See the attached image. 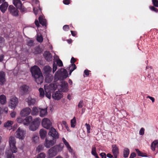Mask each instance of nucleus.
Returning a JSON list of instances; mask_svg holds the SVG:
<instances>
[{"label": "nucleus", "mask_w": 158, "mask_h": 158, "mask_svg": "<svg viewBox=\"0 0 158 158\" xmlns=\"http://www.w3.org/2000/svg\"><path fill=\"white\" fill-rule=\"evenodd\" d=\"M48 114L47 107H46L44 109L40 108V116L41 117H44Z\"/></svg>", "instance_id": "obj_22"}, {"label": "nucleus", "mask_w": 158, "mask_h": 158, "mask_svg": "<svg viewBox=\"0 0 158 158\" xmlns=\"http://www.w3.org/2000/svg\"><path fill=\"white\" fill-rule=\"evenodd\" d=\"M39 91L40 93V96L41 97H43L45 95V93L43 89L42 88H40L39 89Z\"/></svg>", "instance_id": "obj_42"}, {"label": "nucleus", "mask_w": 158, "mask_h": 158, "mask_svg": "<svg viewBox=\"0 0 158 158\" xmlns=\"http://www.w3.org/2000/svg\"><path fill=\"white\" fill-rule=\"evenodd\" d=\"M19 90L21 95H24L27 94L29 92V87L27 85L23 84L19 87Z\"/></svg>", "instance_id": "obj_8"}, {"label": "nucleus", "mask_w": 158, "mask_h": 158, "mask_svg": "<svg viewBox=\"0 0 158 158\" xmlns=\"http://www.w3.org/2000/svg\"><path fill=\"white\" fill-rule=\"evenodd\" d=\"M85 126L87 129V132L88 133H89L90 132L91 128L90 125L89 124L86 123L85 124Z\"/></svg>", "instance_id": "obj_46"}, {"label": "nucleus", "mask_w": 158, "mask_h": 158, "mask_svg": "<svg viewBox=\"0 0 158 158\" xmlns=\"http://www.w3.org/2000/svg\"><path fill=\"white\" fill-rule=\"evenodd\" d=\"M44 147L42 145H39L36 148V151L38 152H40L43 149Z\"/></svg>", "instance_id": "obj_48"}, {"label": "nucleus", "mask_w": 158, "mask_h": 158, "mask_svg": "<svg viewBox=\"0 0 158 158\" xmlns=\"http://www.w3.org/2000/svg\"><path fill=\"white\" fill-rule=\"evenodd\" d=\"M48 135L49 136H52L54 139H57L59 138L58 132L52 127H51Z\"/></svg>", "instance_id": "obj_12"}, {"label": "nucleus", "mask_w": 158, "mask_h": 158, "mask_svg": "<svg viewBox=\"0 0 158 158\" xmlns=\"http://www.w3.org/2000/svg\"><path fill=\"white\" fill-rule=\"evenodd\" d=\"M152 3L154 6L156 7H158V1L156 0H152Z\"/></svg>", "instance_id": "obj_51"}, {"label": "nucleus", "mask_w": 158, "mask_h": 158, "mask_svg": "<svg viewBox=\"0 0 158 158\" xmlns=\"http://www.w3.org/2000/svg\"><path fill=\"white\" fill-rule=\"evenodd\" d=\"M83 101H81L80 102L78 106V107L81 108L83 106Z\"/></svg>", "instance_id": "obj_56"}, {"label": "nucleus", "mask_w": 158, "mask_h": 158, "mask_svg": "<svg viewBox=\"0 0 158 158\" xmlns=\"http://www.w3.org/2000/svg\"><path fill=\"white\" fill-rule=\"evenodd\" d=\"M136 156V154L134 152H133L131 154L129 158H134Z\"/></svg>", "instance_id": "obj_57"}, {"label": "nucleus", "mask_w": 158, "mask_h": 158, "mask_svg": "<svg viewBox=\"0 0 158 158\" xmlns=\"http://www.w3.org/2000/svg\"><path fill=\"white\" fill-rule=\"evenodd\" d=\"M31 72L38 84H40L43 82V77L40 69L37 66L35 65L31 67Z\"/></svg>", "instance_id": "obj_2"}, {"label": "nucleus", "mask_w": 158, "mask_h": 158, "mask_svg": "<svg viewBox=\"0 0 158 158\" xmlns=\"http://www.w3.org/2000/svg\"><path fill=\"white\" fill-rule=\"evenodd\" d=\"M63 29L64 31H68L69 29V27L68 25H65L63 27Z\"/></svg>", "instance_id": "obj_54"}, {"label": "nucleus", "mask_w": 158, "mask_h": 158, "mask_svg": "<svg viewBox=\"0 0 158 158\" xmlns=\"http://www.w3.org/2000/svg\"><path fill=\"white\" fill-rule=\"evenodd\" d=\"M5 74L3 72H0V82L2 84L3 83L6 81Z\"/></svg>", "instance_id": "obj_31"}, {"label": "nucleus", "mask_w": 158, "mask_h": 158, "mask_svg": "<svg viewBox=\"0 0 158 158\" xmlns=\"http://www.w3.org/2000/svg\"><path fill=\"white\" fill-rule=\"evenodd\" d=\"M84 73L86 76H88L89 75V71L87 69H86L84 71Z\"/></svg>", "instance_id": "obj_62"}, {"label": "nucleus", "mask_w": 158, "mask_h": 158, "mask_svg": "<svg viewBox=\"0 0 158 158\" xmlns=\"http://www.w3.org/2000/svg\"><path fill=\"white\" fill-rule=\"evenodd\" d=\"M130 153V150L129 149L127 148H125L124 149L123 151V156L124 158L128 157Z\"/></svg>", "instance_id": "obj_34"}, {"label": "nucleus", "mask_w": 158, "mask_h": 158, "mask_svg": "<svg viewBox=\"0 0 158 158\" xmlns=\"http://www.w3.org/2000/svg\"><path fill=\"white\" fill-rule=\"evenodd\" d=\"M37 35L36 40L38 42L40 43H41L43 41V37L42 36L40 32H39L38 31H37Z\"/></svg>", "instance_id": "obj_35"}, {"label": "nucleus", "mask_w": 158, "mask_h": 158, "mask_svg": "<svg viewBox=\"0 0 158 158\" xmlns=\"http://www.w3.org/2000/svg\"><path fill=\"white\" fill-rule=\"evenodd\" d=\"M8 6V4L6 2L2 4L0 6V9L1 11L3 13H4L7 10Z\"/></svg>", "instance_id": "obj_24"}, {"label": "nucleus", "mask_w": 158, "mask_h": 158, "mask_svg": "<svg viewBox=\"0 0 158 158\" xmlns=\"http://www.w3.org/2000/svg\"><path fill=\"white\" fill-rule=\"evenodd\" d=\"M26 102L29 106L33 105L36 103V100L34 98H32L31 96H29L25 99Z\"/></svg>", "instance_id": "obj_18"}, {"label": "nucleus", "mask_w": 158, "mask_h": 158, "mask_svg": "<svg viewBox=\"0 0 158 158\" xmlns=\"http://www.w3.org/2000/svg\"><path fill=\"white\" fill-rule=\"evenodd\" d=\"M150 9L152 11H154L156 12H157L158 11L157 9L154 7L153 6H150L149 7Z\"/></svg>", "instance_id": "obj_53"}, {"label": "nucleus", "mask_w": 158, "mask_h": 158, "mask_svg": "<svg viewBox=\"0 0 158 158\" xmlns=\"http://www.w3.org/2000/svg\"><path fill=\"white\" fill-rule=\"evenodd\" d=\"M16 121L19 123H23V119L22 117H18L16 119Z\"/></svg>", "instance_id": "obj_45"}, {"label": "nucleus", "mask_w": 158, "mask_h": 158, "mask_svg": "<svg viewBox=\"0 0 158 158\" xmlns=\"http://www.w3.org/2000/svg\"><path fill=\"white\" fill-rule=\"evenodd\" d=\"M135 151L137 153L138 155L139 156L141 157H147V156L145 154L141 152L138 149H135Z\"/></svg>", "instance_id": "obj_40"}, {"label": "nucleus", "mask_w": 158, "mask_h": 158, "mask_svg": "<svg viewBox=\"0 0 158 158\" xmlns=\"http://www.w3.org/2000/svg\"><path fill=\"white\" fill-rule=\"evenodd\" d=\"M16 112L14 111H12L10 114V116L12 118H15L16 116Z\"/></svg>", "instance_id": "obj_50"}, {"label": "nucleus", "mask_w": 158, "mask_h": 158, "mask_svg": "<svg viewBox=\"0 0 158 158\" xmlns=\"http://www.w3.org/2000/svg\"><path fill=\"white\" fill-rule=\"evenodd\" d=\"M91 153L96 158H98V157L96 152V148L95 147H93L92 148Z\"/></svg>", "instance_id": "obj_41"}, {"label": "nucleus", "mask_w": 158, "mask_h": 158, "mask_svg": "<svg viewBox=\"0 0 158 158\" xmlns=\"http://www.w3.org/2000/svg\"><path fill=\"white\" fill-rule=\"evenodd\" d=\"M147 98H149L151 99L152 102H154L155 101V99L154 98L151 97V96H148L147 97Z\"/></svg>", "instance_id": "obj_63"}, {"label": "nucleus", "mask_w": 158, "mask_h": 158, "mask_svg": "<svg viewBox=\"0 0 158 158\" xmlns=\"http://www.w3.org/2000/svg\"><path fill=\"white\" fill-rule=\"evenodd\" d=\"M41 119L39 118L35 119L31 125L29 126V129L31 131H34L39 127L40 124Z\"/></svg>", "instance_id": "obj_6"}, {"label": "nucleus", "mask_w": 158, "mask_h": 158, "mask_svg": "<svg viewBox=\"0 0 158 158\" xmlns=\"http://www.w3.org/2000/svg\"><path fill=\"white\" fill-rule=\"evenodd\" d=\"M76 68V65L74 64H72L69 68V70L73 69V71Z\"/></svg>", "instance_id": "obj_47"}, {"label": "nucleus", "mask_w": 158, "mask_h": 158, "mask_svg": "<svg viewBox=\"0 0 158 158\" xmlns=\"http://www.w3.org/2000/svg\"><path fill=\"white\" fill-rule=\"evenodd\" d=\"M151 149L153 151L155 150L156 148L158 147V140L154 141L151 145Z\"/></svg>", "instance_id": "obj_27"}, {"label": "nucleus", "mask_w": 158, "mask_h": 158, "mask_svg": "<svg viewBox=\"0 0 158 158\" xmlns=\"http://www.w3.org/2000/svg\"><path fill=\"white\" fill-rule=\"evenodd\" d=\"M144 129L143 128H141V129L140 130L139 133V134L141 135H143L144 134Z\"/></svg>", "instance_id": "obj_55"}, {"label": "nucleus", "mask_w": 158, "mask_h": 158, "mask_svg": "<svg viewBox=\"0 0 158 158\" xmlns=\"http://www.w3.org/2000/svg\"><path fill=\"white\" fill-rule=\"evenodd\" d=\"M31 140L34 144H36L38 143L39 141V137L37 134H34L31 138Z\"/></svg>", "instance_id": "obj_25"}, {"label": "nucleus", "mask_w": 158, "mask_h": 158, "mask_svg": "<svg viewBox=\"0 0 158 158\" xmlns=\"http://www.w3.org/2000/svg\"><path fill=\"white\" fill-rule=\"evenodd\" d=\"M55 148L53 146L48 150V157H53L56 156L58 153Z\"/></svg>", "instance_id": "obj_14"}, {"label": "nucleus", "mask_w": 158, "mask_h": 158, "mask_svg": "<svg viewBox=\"0 0 158 158\" xmlns=\"http://www.w3.org/2000/svg\"><path fill=\"white\" fill-rule=\"evenodd\" d=\"M26 131L19 128L16 131V137L20 139H23L26 135Z\"/></svg>", "instance_id": "obj_10"}, {"label": "nucleus", "mask_w": 158, "mask_h": 158, "mask_svg": "<svg viewBox=\"0 0 158 158\" xmlns=\"http://www.w3.org/2000/svg\"><path fill=\"white\" fill-rule=\"evenodd\" d=\"M63 95L60 91H58L55 92L52 95V98L55 100H58L62 98Z\"/></svg>", "instance_id": "obj_17"}, {"label": "nucleus", "mask_w": 158, "mask_h": 158, "mask_svg": "<svg viewBox=\"0 0 158 158\" xmlns=\"http://www.w3.org/2000/svg\"><path fill=\"white\" fill-rule=\"evenodd\" d=\"M62 140L67 150L70 153H72L73 151V149L69 144V143L64 138H62Z\"/></svg>", "instance_id": "obj_21"}, {"label": "nucleus", "mask_w": 158, "mask_h": 158, "mask_svg": "<svg viewBox=\"0 0 158 158\" xmlns=\"http://www.w3.org/2000/svg\"><path fill=\"white\" fill-rule=\"evenodd\" d=\"M13 123V121L10 120H8L5 123L4 127H10L11 126Z\"/></svg>", "instance_id": "obj_37"}, {"label": "nucleus", "mask_w": 158, "mask_h": 158, "mask_svg": "<svg viewBox=\"0 0 158 158\" xmlns=\"http://www.w3.org/2000/svg\"><path fill=\"white\" fill-rule=\"evenodd\" d=\"M44 56L46 60L48 61L52 60V56L49 52H45L44 54Z\"/></svg>", "instance_id": "obj_23"}, {"label": "nucleus", "mask_w": 158, "mask_h": 158, "mask_svg": "<svg viewBox=\"0 0 158 158\" xmlns=\"http://www.w3.org/2000/svg\"><path fill=\"white\" fill-rule=\"evenodd\" d=\"M39 21L40 24L43 26H46V21L45 19L43 16H40L39 18Z\"/></svg>", "instance_id": "obj_33"}, {"label": "nucleus", "mask_w": 158, "mask_h": 158, "mask_svg": "<svg viewBox=\"0 0 158 158\" xmlns=\"http://www.w3.org/2000/svg\"><path fill=\"white\" fill-rule=\"evenodd\" d=\"M19 103V99L15 96H11L8 102V106L11 109L14 110Z\"/></svg>", "instance_id": "obj_4"}, {"label": "nucleus", "mask_w": 158, "mask_h": 158, "mask_svg": "<svg viewBox=\"0 0 158 158\" xmlns=\"http://www.w3.org/2000/svg\"><path fill=\"white\" fill-rule=\"evenodd\" d=\"M40 108L36 106H34L31 111V114L33 115H38L40 112Z\"/></svg>", "instance_id": "obj_26"}, {"label": "nucleus", "mask_w": 158, "mask_h": 158, "mask_svg": "<svg viewBox=\"0 0 158 158\" xmlns=\"http://www.w3.org/2000/svg\"><path fill=\"white\" fill-rule=\"evenodd\" d=\"M9 145L10 150L12 153H16L17 151V149L15 146L16 143L15 139V137L10 136L9 139Z\"/></svg>", "instance_id": "obj_5"}, {"label": "nucleus", "mask_w": 158, "mask_h": 158, "mask_svg": "<svg viewBox=\"0 0 158 158\" xmlns=\"http://www.w3.org/2000/svg\"><path fill=\"white\" fill-rule=\"evenodd\" d=\"M4 46V39L2 37H0V48Z\"/></svg>", "instance_id": "obj_44"}, {"label": "nucleus", "mask_w": 158, "mask_h": 158, "mask_svg": "<svg viewBox=\"0 0 158 158\" xmlns=\"http://www.w3.org/2000/svg\"><path fill=\"white\" fill-rule=\"evenodd\" d=\"M44 88L45 92V96L49 99L51 98V93L57 89H60L61 91L64 92H67L69 90L68 84L64 81H61L60 85L55 82L51 84H45Z\"/></svg>", "instance_id": "obj_1"}, {"label": "nucleus", "mask_w": 158, "mask_h": 158, "mask_svg": "<svg viewBox=\"0 0 158 158\" xmlns=\"http://www.w3.org/2000/svg\"><path fill=\"white\" fill-rule=\"evenodd\" d=\"M56 143V141L53 139L52 140H49L48 139L46 138L44 142V145L47 148H49L53 146Z\"/></svg>", "instance_id": "obj_15"}, {"label": "nucleus", "mask_w": 158, "mask_h": 158, "mask_svg": "<svg viewBox=\"0 0 158 158\" xmlns=\"http://www.w3.org/2000/svg\"><path fill=\"white\" fill-rule=\"evenodd\" d=\"M57 153L62 151L64 148V146L63 143H60L59 145L54 146Z\"/></svg>", "instance_id": "obj_29"}, {"label": "nucleus", "mask_w": 158, "mask_h": 158, "mask_svg": "<svg viewBox=\"0 0 158 158\" xmlns=\"http://www.w3.org/2000/svg\"><path fill=\"white\" fill-rule=\"evenodd\" d=\"M57 69V66L55 64V63H53V72H55Z\"/></svg>", "instance_id": "obj_52"}, {"label": "nucleus", "mask_w": 158, "mask_h": 158, "mask_svg": "<svg viewBox=\"0 0 158 158\" xmlns=\"http://www.w3.org/2000/svg\"><path fill=\"white\" fill-rule=\"evenodd\" d=\"M14 153H12L10 150H7L6 152V158H14Z\"/></svg>", "instance_id": "obj_30"}, {"label": "nucleus", "mask_w": 158, "mask_h": 158, "mask_svg": "<svg viewBox=\"0 0 158 158\" xmlns=\"http://www.w3.org/2000/svg\"><path fill=\"white\" fill-rule=\"evenodd\" d=\"M112 147V152L114 156H117L119 154V149L115 145H113Z\"/></svg>", "instance_id": "obj_20"}, {"label": "nucleus", "mask_w": 158, "mask_h": 158, "mask_svg": "<svg viewBox=\"0 0 158 158\" xmlns=\"http://www.w3.org/2000/svg\"><path fill=\"white\" fill-rule=\"evenodd\" d=\"M63 2L64 4L68 5L70 3V1L69 0H64Z\"/></svg>", "instance_id": "obj_58"}, {"label": "nucleus", "mask_w": 158, "mask_h": 158, "mask_svg": "<svg viewBox=\"0 0 158 158\" xmlns=\"http://www.w3.org/2000/svg\"><path fill=\"white\" fill-rule=\"evenodd\" d=\"M72 35L73 36H75L77 35V33L75 31H71Z\"/></svg>", "instance_id": "obj_61"}, {"label": "nucleus", "mask_w": 158, "mask_h": 158, "mask_svg": "<svg viewBox=\"0 0 158 158\" xmlns=\"http://www.w3.org/2000/svg\"><path fill=\"white\" fill-rule=\"evenodd\" d=\"M6 103V96L4 94L0 95V103L2 105H4Z\"/></svg>", "instance_id": "obj_28"}, {"label": "nucleus", "mask_w": 158, "mask_h": 158, "mask_svg": "<svg viewBox=\"0 0 158 158\" xmlns=\"http://www.w3.org/2000/svg\"><path fill=\"white\" fill-rule=\"evenodd\" d=\"M35 2L36 4V8L35 6V5H33V11L35 14V15H37L38 13L41 12V10L39 8V4L38 1L35 0L33 1V3Z\"/></svg>", "instance_id": "obj_16"}, {"label": "nucleus", "mask_w": 158, "mask_h": 158, "mask_svg": "<svg viewBox=\"0 0 158 158\" xmlns=\"http://www.w3.org/2000/svg\"><path fill=\"white\" fill-rule=\"evenodd\" d=\"M31 113V109L29 107H26L21 110L20 114L22 117H25L29 115Z\"/></svg>", "instance_id": "obj_13"}, {"label": "nucleus", "mask_w": 158, "mask_h": 158, "mask_svg": "<svg viewBox=\"0 0 158 158\" xmlns=\"http://www.w3.org/2000/svg\"><path fill=\"white\" fill-rule=\"evenodd\" d=\"M32 119V117L31 116H27L23 119V124L25 126H28L31 121Z\"/></svg>", "instance_id": "obj_19"}, {"label": "nucleus", "mask_w": 158, "mask_h": 158, "mask_svg": "<svg viewBox=\"0 0 158 158\" xmlns=\"http://www.w3.org/2000/svg\"><path fill=\"white\" fill-rule=\"evenodd\" d=\"M42 126L48 129L52 127V123L50 120L47 118H44L42 121Z\"/></svg>", "instance_id": "obj_9"}, {"label": "nucleus", "mask_w": 158, "mask_h": 158, "mask_svg": "<svg viewBox=\"0 0 158 158\" xmlns=\"http://www.w3.org/2000/svg\"><path fill=\"white\" fill-rule=\"evenodd\" d=\"M44 71L45 73H48L51 71V68L49 66H46L44 67Z\"/></svg>", "instance_id": "obj_38"}, {"label": "nucleus", "mask_w": 158, "mask_h": 158, "mask_svg": "<svg viewBox=\"0 0 158 158\" xmlns=\"http://www.w3.org/2000/svg\"><path fill=\"white\" fill-rule=\"evenodd\" d=\"M56 62L59 66H62L63 65L62 61L60 59L57 60Z\"/></svg>", "instance_id": "obj_49"}, {"label": "nucleus", "mask_w": 158, "mask_h": 158, "mask_svg": "<svg viewBox=\"0 0 158 158\" xmlns=\"http://www.w3.org/2000/svg\"><path fill=\"white\" fill-rule=\"evenodd\" d=\"M3 111L5 114H7L8 111V108L7 107H5L4 108Z\"/></svg>", "instance_id": "obj_59"}, {"label": "nucleus", "mask_w": 158, "mask_h": 158, "mask_svg": "<svg viewBox=\"0 0 158 158\" xmlns=\"http://www.w3.org/2000/svg\"><path fill=\"white\" fill-rule=\"evenodd\" d=\"M67 72L65 69H59L55 73L54 80L57 81L59 79H64L68 77Z\"/></svg>", "instance_id": "obj_3"}, {"label": "nucleus", "mask_w": 158, "mask_h": 158, "mask_svg": "<svg viewBox=\"0 0 158 158\" xmlns=\"http://www.w3.org/2000/svg\"><path fill=\"white\" fill-rule=\"evenodd\" d=\"M53 80L52 76L50 75L47 76L45 77V81L47 83L51 82Z\"/></svg>", "instance_id": "obj_36"}, {"label": "nucleus", "mask_w": 158, "mask_h": 158, "mask_svg": "<svg viewBox=\"0 0 158 158\" xmlns=\"http://www.w3.org/2000/svg\"><path fill=\"white\" fill-rule=\"evenodd\" d=\"M76 124V118L74 117L71 121V126L72 127L74 128Z\"/></svg>", "instance_id": "obj_39"}, {"label": "nucleus", "mask_w": 158, "mask_h": 158, "mask_svg": "<svg viewBox=\"0 0 158 158\" xmlns=\"http://www.w3.org/2000/svg\"><path fill=\"white\" fill-rule=\"evenodd\" d=\"M39 134L41 138L44 139L46 135L47 132L45 130L41 129L40 131Z\"/></svg>", "instance_id": "obj_32"}, {"label": "nucleus", "mask_w": 158, "mask_h": 158, "mask_svg": "<svg viewBox=\"0 0 158 158\" xmlns=\"http://www.w3.org/2000/svg\"><path fill=\"white\" fill-rule=\"evenodd\" d=\"M8 10L10 14L13 16H17L19 15V11L12 5H10Z\"/></svg>", "instance_id": "obj_11"}, {"label": "nucleus", "mask_w": 158, "mask_h": 158, "mask_svg": "<svg viewBox=\"0 0 158 158\" xmlns=\"http://www.w3.org/2000/svg\"><path fill=\"white\" fill-rule=\"evenodd\" d=\"M75 62V59L73 57H72L71 60V62L73 64H74V63Z\"/></svg>", "instance_id": "obj_64"}, {"label": "nucleus", "mask_w": 158, "mask_h": 158, "mask_svg": "<svg viewBox=\"0 0 158 158\" xmlns=\"http://www.w3.org/2000/svg\"><path fill=\"white\" fill-rule=\"evenodd\" d=\"M13 3L17 9L20 10V12H25L26 11V9L23 5L20 0H13Z\"/></svg>", "instance_id": "obj_7"}, {"label": "nucleus", "mask_w": 158, "mask_h": 158, "mask_svg": "<svg viewBox=\"0 0 158 158\" xmlns=\"http://www.w3.org/2000/svg\"><path fill=\"white\" fill-rule=\"evenodd\" d=\"M100 155L101 156L102 158H106V155L104 153H101L100 154Z\"/></svg>", "instance_id": "obj_60"}, {"label": "nucleus", "mask_w": 158, "mask_h": 158, "mask_svg": "<svg viewBox=\"0 0 158 158\" xmlns=\"http://www.w3.org/2000/svg\"><path fill=\"white\" fill-rule=\"evenodd\" d=\"M45 154L42 152L38 155L35 158H45Z\"/></svg>", "instance_id": "obj_43"}]
</instances>
